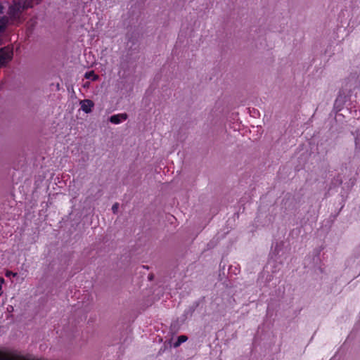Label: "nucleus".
I'll list each match as a JSON object with an SVG mask.
<instances>
[{
    "mask_svg": "<svg viewBox=\"0 0 360 360\" xmlns=\"http://www.w3.org/2000/svg\"><path fill=\"white\" fill-rule=\"evenodd\" d=\"M29 7L27 0H13V4L9 6L7 15L9 24L18 21L20 19L22 12Z\"/></svg>",
    "mask_w": 360,
    "mask_h": 360,
    "instance_id": "f257e3e1",
    "label": "nucleus"
},
{
    "mask_svg": "<svg viewBox=\"0 0 360 360\" xmlns=\"http://www.w3.org/2000/svg\"><path fill=\"white\" fill-rule=\"evenodd\" d=\"M13 57V49L8 46L0 49V68L8 63Z\"/></svg>",
    "mask_w": 360,
    "mask_h": 360,
    "instance_id": "f03ea898",
    "label": "nucleus"
},
{
    "mask_svg": "<svg viewBox=\"0 0 360 360\" xmlns=\"http://www.w3.org/2000/svg\"><path fill=\"white\" fill-rule=\"evenodd\" d=\"M81 109L85 113H90L94 106V103L89 99H84L80 101Z\"/></svg>",
    "mask_w": 360,
    "mask_h": 360,
    "instance_id": "7ed1b4c3",
    "label": "nucleus"
},
{
    "mask_svg": "<svg viewBox=\"0 0 360 360\" xmlns=\"http://www.w3.org/2000/svg\"><path fill=\"white\" fill-rule=\"evenodd\" d=\"M128 116L126 113H120L112 115L110 117V122L115 124H118L127 119Z\"/></svg>",
    "mask_w": 360,
    "mask_h": 360,
    "instance_id": "20e7f679",
    "label": "nucleus"
},
{
    "mask_svg": "<svg viewBox=\"0 0 360 360\" xmlns=\"http://www.w3.org/2000/svg\"><path fill=\"white\" fill-rule=\"evenodd\" d=\"M9 24L8 18L3 17L0 18V32L3 31L6 27Z\"/></svg>",
    "mask_w": 360,
    "mask_h": 360,
    "instance_id": "39448f33",
    "label": "nucleus"
},
{
    "mask_svg": "<svg viewBox=\"0 0 360 360\" xmlns=\"http://www.w3.org/2000/svg\"><path fill=\"white\" fill-rule=\"evenodd\" d=\"M84 77L86 79H91L92 81L96 80L98 77V75H96L93 70L86 72Z\"/></svg>",
    "mask_w": 360,
    "mask_h": 360,
    "instance_id": "423d86ee",
    "label": "nucleus"
},
{
    "mask_svg": "<svg viewBox=\"0 0 360 360\" xmlns=\"http://www.w3.org/2000/svg\"><path fill=\"white\" fill-rule=\"evenodd\" d=\"M188 338L186 335H180L178 338L177 342L175 343V347L179 346L181 343L186 342Z\"/></svg>",
    "mask_w": 360,
    "mask_h": 360,
    "instance_id": "0eeeda50",
    "label": "nucleus"
},
{
    "mask_svg": "<svg viewBox=\"0 0 360 360\" xmlns=\"http://www.w3.org/2000/svg\"><path fill=\"white\" fill-rule=\"evenodd\" d=\"M16 276H17V273H14V272L10 271H6V277H10V276L15 277Z\"/></svg>",
    "mask_w": 360,
    "mask_h": 360,
    "instance_id": "6e6552de",
    "label": "nucleus"
},
{
    "mask_svg": "<svg viewBox=\"0 0 360 360\" xmlns=\"http://www.w3.org/2000/svg\"><path fill=\"white\" fill-rule=\"evenodd\" d=\"M119 205L117 203H115L112 207V210L114 213H116L118 210Z\"/></svg>",
    "mask_w": 360,
    "mask_h": 360,
    "instance_id": "1a4fd4ad",
    "label": "nucleus"
},
{
    "mask_svg": "<svg viewBox=\"0 0 360 360\" xmlns=\"http://www.w3.org/2000/svg\"><path fill=\"white\" fill-rule=\"evenodd\" d=\"M4 283V279L0 277V295L2 294V285Z\"/></svg>",
    "mask_w": 360,
    "mask_h": 360,
    "instance_id": "9d476101",
    "label": "nucleus"
},
{
    "mask_svg": "<svg viewBox=\"0 0 360 360\" xmlns=\"http://www.w3.org/2000/svg\"><path fill=\"white\" fill-rule=\"evenodd\" d=\"M338 102H343V101H342V98H341V96H338L336 101H335V104H337Z\"/></svg>",
    "mask_w": 360,
    "mask_h": 360,
    "instance_id": "9b49d317",
    "label": "nucleus"
}]
</instances>
